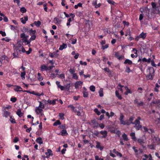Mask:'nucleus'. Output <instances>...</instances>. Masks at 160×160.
<instances>
[{
    "instance_id": "1",
    "label": "nucleus",
    "mask_w": 160,
    "mask_h": 160,
    "mask_svg": "<svg viewBox=\"0 0 160 160\" xmlns=\"http://www.w3.org/2000/svg\"><path fill=\"white\" fill-rule=\"evenodd\" d=\"M147 72L148 74L146 76L147 78L148 79L152 80L154 76L155 71L153 68L152 67L148 68Z\"/></svg>"
},
{
    "instance_id": "2",
    "label": "nucleus",
    "mask_w": 160,
    "mask_h": 160,
    "mask_svg": "<svg viewBox=\"0 0 160 160\" xmlns=\"http://www.w3.org/2000/svg\"><path fill=\"white\" fill-rule=\"evenodd\" d=\"M124 118V116L122 114H121L120 118L119 120L120 121V123L121 124L123 125H129L130 124V123L129 122L128 120L124 121L123 120Z\"/></svg>"
},
{
    "instance_id": "3",
    "label": "nucleus",
    "mask_w": 160,
    "mask_h": 160,
    "mask_svg": "<svg viewBox=\"0 0 160 160\" xmlns=\"http://www.w3.org/2000/svg\"><path fill=\"white\" fill-rule=\"evenodd\" d=\"M147 36V33L142 32L138 36H137L135 38V40L138 41L139 38H142L143 39H145Z\"/></svg>"
},
{
    "instance_id": "4",
    "label": "nucleus",
    "mask_w": 160,
    "mask_h": 160,
    "mask_svg": "<svg viewBox=\"0 0 160 160\" xmlns=\"http://www.w3.org/2000/svg\"><path fill=\"white\" fill-rule=\"evenodd\" d=\"M152 103L155 104V106L158 109L160 110V100L159 99L154 100L152 102Z\"/></svg>"
},
{
    "instance_id": "5",
    "label": "nucleus",
    "mask_w": 160,
    "mask_h": 160,
    "mask_svg": "<svg viewBox=\"0 0 160 160\" xmlns=\"http://www.w3.org/2000/svg\"><path fill=\"white\" fill-rule=\"evenodd\" d=\"M83 82L81 81H78L75 83V87L76 89H78L79 87L82 85Z\"/></svg>"
},
{
    "instance_id": "6",
    "label": "nucleus",
    "mask_w": 160,
    "mask_h": 160,
    "mask_svg": "<svg viewBox=\"0 0 160 160\" xmlns=\"http://www.w3.org/2000/svg\"><path fill=\"white\" fill-rule=\"evenodd\" d=\"M43 108L38 107H36L35 109V112L37 114L39 115L43 112Z\"/></svg>"
},
{
    "instance_id": "7",
    "label": "nucleus",
    "mask_w": 160,
    "mask_h": 160,
    "mask_svg": "<svg viewBox=\"0 0 160 160\" xmlns=\"http://www.w3.org/2000/svg\"><path fill=\"white\" fill-rule=\"evenodd\" d=\"M134 103L135 104H137L138 107H140L143 105V102L139 101L137 99H136L134 100Z\"/></svg>"
},
{
    "instance_id": "8",
    "label": "nucleus",
    "mask_w": 160,
    "mask_h": 160,
    "mask_svg": "<svg viewBox=\"0 0 160 160\" xmlns=\"http://www.w3.org/2000/svg\"><path fill=\"white\" fill-rule=\"evenodd\" d=\"M132 52L134 53V54H131V57L132 58H136L138 56L137 50L135 48H133L132 51Z\"/></svg>"
},
{
    "instance_id": "9",
    "label": "nucleus",
    "mask_w": 160,
    "mask_h": 160,
    "mask_svg": "<svg viewBox=\"0 0 160 160\" xmlns=\"http://www.w3.org/2000/svg\"><path fill=\"white\" fill-rule=\"evenodd\" d=\"M143 130L145 132H148L149 133H151L153 132V131L151 129H148L146 127H143Z\"/></svg>"
},
{
    "instance_id": "10",
    "label": "nucleus",
    "mask_w": 160,
    "mask_h": 160,
    "mask_svg": "<svg viewBox=\"0 0 160 160\" xmlns=\"http://www.w3.org/2000/svg\"><path fill=\"white\" fill-rule=\"evenodd\" d=\"M20 20L22 23L23 24H25L26 23V21L28 20V18L27 16H25L23 18H21Z\"/></svg>"
},
{
    "instance_id": "11",
    "label": "nucleus",
    "mask_w": 160,
    "mask_h": 160,
    "mask_svg": "<svg viewBox=\"0 0 160 160\" xmlns=\"http://www.w3.org/2000/svg\"><path fill=\"white\" fill-rule=\"evenodd\" d=\"M45 154L47 155L46 157L48 158L50 156H52L53 154L52 153V151L50 149H48L47 152H45Z\"/></svg>"
},
{
    "instance_id": "12",
    "label": "nucleus",
    "mask_w": 160,
    "mask_h": 160,
    "mask_svg": "<svg viewBox=\"0 0 160 160\" xmlns=\"http://www.w3.org/2000/svg\"><path fill=\"white\" fill-rule=\"evenodd\" d=\"M91 125L93 127H97L98 124L95 120H93L91 121Z\"/></svg>"
},
{
    "instance_id": "13",
    "label": "nucleus",
    "mask_w": 160,
    "mask_h": 160,
    "mask_svg": "<svg viewBox=\"0 0 160 160\" xmlns=\"http://www.w3.org/2000/svg\"><path fill=\"white\" fill-rule=\"evenodd\" d=\"M14 87H15L14 89L15 91L18 92L19 91H22V88L19 86L15 85Z\"/></svg>"
},
{
    "instance_id": "14",
    "label": "nucleus",
    "mask_w": 160,
    "mask_h": 160,
    "mask_svg": "<svg viewBox=\"0 0 160 160\" xmlns=\"http://www.w3.org/2000/svg\"><path fill=\"white\" fill-rule=\"evenodd\" d=\"M100 133L103 135L102 138H105L107 136L108 132L106 131H102L100 132Z\"/></svg>"
},
{
    "instance_id": "15",
    "label": "nucleus",
    "mask_w": 160,
    "mask_h": 160,
    "mask_svg": "<svg viewBox=\"0 0 160 160\" xmlns=\"http://www.w3.org/2000/svg\"><path fill=\"white\" fill-rule=\"evenodd\" d=\"M138 141L140 145H142L143 148H144V147L143 145V144L145 143V141L144 140L142 139L139 138L138 139Z\"/></svg>"
},
{
    "instance_id": "16",
    "label": "nucleus",
    "mask_w": 160,
    "mask_h": 160,
    "mask_svg": "<svg viewBox=\"0 0 160 160\" xmlns=\"http://www.w3.org/2000/svg\"><path fill=\"white\" fill-rule=\"evenodd\" d=\"M67 45L66 44L63 43L62 45H61L60 46V47L59 49L60 50H62L66 48H67Z\"/></svg>"
},
{
    "instance_id": "17",
    "label": "nucleus",
    "mask_w": 160,
    "mask_h": 160,
    "mask_svg": "<svg viewBox=\"0 0 160 160\" xmlns=\"http://www.w3.org/2000/svg\"><path fill=\"white\" fill-rule=\"evenodd\" d=\"M96 147L97 148L101 150H102L103 149V147L101 146L100 142H96Z\"/></svg>"
},
{
    "instance_id": "18",
    "label": "nucleus",
    "mask_w": 160,
    "mask_h": 160,
    "mask_svg": "<svg viewBox=\"0 0 160 160\" xmlns=\"http://www.w3.org/2000/svg\"><path fill=\"white\" fill-rule=\"evenodd\" d=\"M124 64H128L131 65L132 64V61L128 59H126L124 62Z\"/></svg>"
},
{
    "instance_id": "19",
    "label": "nucleus",
    "mask_w": 160,
    "mask_h": 160,
    "mask_svg": "<svg viewBox=\"0 0 160 160\" xmlns=\"http://www.w3.org/2000/svg\"><path fill=\"white\" fill-rule=\"evenodd\" d=\"M10 112L6 111L5 109L4 111L3 116L7 118L10 116Z\"/></svg>"
},
{
    "instance_id": "20",
    "label": "nucleus",
    "mask_w": 160,
    "mask_h": 160,
    "mask_svg": "<svg viewBox=\"0 0 160 160\" xmlns=\"http://www.w3.org/2000/svg\"><path fill=\"white\" fill-rule=\"evenodd\" d=\"M48 68L45 65H43L41 67V70L42 71H48Z\"/></svg>"
},
{
    "instance_id": "21",
    "label": "nucleus",
    "mask_w": 160,
    "mask_h": 160,
    "mask_svg": "<svg viewBox=\"0 0 160 160\" xmlns=\"http://www.w3.org/2000/svg\"><path fill=\"white\" fill-rule=\"evenodd\" d=\"M125 88L126 90V91L125 93V95H127L129 93L131 94L132 93V91L129 89L127 87H125Z\"/></svg>"
},
{
    "instance_id": "22",
    "label": "nucleus",
    "mask_w": 160,
    "mask_h": 160,
    "mask_svg": "<svg viewBox=\"0 0 160 160\" xmlns=\"http://www.w3.org/2000/svg\"><path fill=\"white\" fill-rule=\"evenodd\" d=\"M16 114L20 117H21L23 115V113L22 112L21 110L20 109H18L17 110L16 112Z\"/></svg>"
},
{
    "instance_id": "23",
    "label": "nucleus",
    "mask_w": 160,
    "mask_h": 160,
    "mask_svg": "<svg viewBox=\"0 0 160 160\" xmlns=\"http://www.w3.org/2000/svg\"><path fill=\"white\" fill-rule=\"evenodd\" d=\"M36 142L40 145L42 144L43 143L42 139L41 137H38L37 138Z\"/></svg>"
},
{
    "instance_id": "24",
    "label": "nucleus",
    "mask_w": 160,
    "mask_h": 160,
    "mask_svg": "<svg viewBox=\"0 0 160 160\" xmlns=\"http://www.w3.org/2000/svg\"><path fill=\"white\" fill-rule=\"evenodd\" d=\"M68 107L71 108L72 111L74 112H76L77 110L76 109H75V107L74 106H73L72 105H70L68 106Z\"/></svg>"
},
{
    "instance_id": "25",
    "label": "nucleus",
    "mask_w": 160,
    "mask_h": 160,
    "mask_svg": "<svg viewBox=\"0 0 160 160\" xmlns=\"http://www.w3.org/2000/svg\"><path fill=\"white\" fill-rule=\"evenodd\" d=\"M130 136L132 137V139L134 141H135L136 140V137L135 136V133L134 132H132L130 134Z\"/></svg>"
},
{
    "instance_id": "26",
    "label": "nucleus",
    "mask_w": 160,
    "mask_h": 160,
    "mask_svg": "<svg viewBox=\"0 0 160 160\" xmlns=\"http://www.w3.org/2000/svg\"><path fill=\"white\" fill-rule=\"evenodd\" d=\"M115 56L119 60L121 59L122 56L120 55L119 53L118 52H117L115 53Z\"/></svg>"
},
{
    "instance_id": "27",
    "label": "nucleus",
    "mask_w": 160,
    "mask_h": 160,
    "mask_svg": "<svg viewBox=\"0 0 160 160\" xmlns=\"http://www.w3.org/2000/svg\"><path fill=\"white\" fill-rule=\"evenodd\" d=\"M58 54L55 53L53 52L52 53H50L49 54V56L52 58H54V57H57L58 56Z\"/></svg>"
},
{
    "instance_id": "28",
    "label": "nucleus",
    "mask_w": 160,
    "mask_h": 160,
    "mask_svg": "<svg viewBox=\"0 0 160 160\" xmlns=\"http://www.w3.org/2000/svg\"><path fill=\"white\" fill-rule=\"evenodd\" d=\"M56 99H54L53 100H48L47 101L48 103H49L50 104L52 105H54L56 103Z\"/></svg>"
},
{
    "instance_id": "29",
    "label": "nucleus",
    "mask_w": 160,
    "mask_h": 160,
    "mask_svg": "<svg viewBox=\"0 0 160 160\" xmlns=\"http://www.w3.org/2000/svg\"><path fill=\"white\" fill-rule=\"evenodd\" d=\"M29 33L30 35H34L36 32V30H33L32 29H30L29 31Z\"/></svg>"
},
{
    "instance_id": "30",
    "label": "nucleus",
    "mask_w": 160,
    "mask_h": 160,
    "mask_svg": "<svg viewBox=\"0 0 160 160\" xmlns=\"http://www.w3.org/2000/svg\"><path fill=\"white\" fill-rule=\"evenodd\" d=\"M38 80L39 81H42L43 79V77L41 76V74L39 73H38Z\"/></svg>"
},
{
    "instance_id": "31",
    "label": "nucleus",
    "mask_w": 160,
    "mask_h": 160,
    "mask_svg": "<svg viewBox=\"0 0 160 160\" xmlns=\"http://www.w3.org/2000/svg\"><path fill=\"white\" fill-rule=\"evenodd\" d=\"M31 94H33V95H35L37 96H41L43 95L42 93L41 94H40V93H39L38 92H36L34 91L31 92Z\"/></svg>"
},
{
    "instance_id": "32",
    "label": "nucleus",
    "mask_w": 160,
    "mask_h": 160,
    "mask_svg": "<svg viewBox=\"0 0 160 160\" xmlns=\"http://www.w3.org/2000/svg\"><path fill=\"white\" fill-rule=\"evenodd\" d=\"M61 135L62 136H65L68 134V133L67 132V131L65 129H63L61 131Z\"/></svg>"
},
{
    "instance_id": "33",
    "label": "nucleus",
    "mask_w": 160,
    "mask_h": 160,
    "mask_svg": "<svg viewBox=\"0 0 160 160\" xmlns=\"http://www.w3.org/2000/svg\"><path fill=\"white\" fill-rule=\"evenodd\" d=\"M38 102H39V104L38 107L41 108H44V104H43V102H42L40 101H38Z\"/></svg>"
},
{
    "instance_id": "34",
    "label": "nucleus",
    "mask_w": 160,
    "mask_h": 160,
    "mask_svg": "<svg viewBox=\"0 0 160 160\" xmlns=\"http://www.w3.org/2000/svg\"><path fill=\"white\" fill-rule=\"evenodd\" d=\"M122 137L124 140L125 141H127L128 140L127 135L125 133H124L122 134Z\"/></svg>"
},
{
    "instance_id": "35",
    "label": "nucleus",
    "mask_w": 160,
    "mask_h": 160,
    "mask_svg": "<svg viewBox=\"0 0 160 160\" xmlns=\"http://www.w3.org/2000/svg\"><path fill=\"white\" fill-rule=\"evenodd\" d=\"M134 118V117L133 116H131L130 117L129 119V122L130 124H133L134 122H132V121L133 120Z\"/></svg>"
},
{
    "instance_id": "36",
    "label": "nucleus",
    "mask_w": 160,
    "mask_h": 160,
    "mask_svg": "<svg viewBox=\"0 0 160 160\" xmlns=\"http://www.w3.org/2000/svg\"><path fill=\"white\" fill-rule=\"evenodd\" d=\"M134 127L136 130H139L141 128L142 126L140 124H138L137 125H135Z\"/></svg>"
},
{
    "instance_id": "37",
    "label": "nucleus",
    "mask_w": 160,
    "mask_h": 160,
    "mask_svg": "<svg viewBox=\"0 0 160 160\" xmlns=\"http://www.w3.org/2000/svg\"><path fill=\"white\" fill-rule=\"evenodd\" d=\"M34 23L36 26L38 27H39L41 25V22L39 21L34 22Z\"/></svg>"
},
{
    "instance_id": "38",
    "label": "nucleus",
    "mask_w": 160,
    "mask_h": 160,
    "mask_svg": "<svg viewBox=\"0 0 160 160\" xmlns=\"http://www.w3.org/2000/svg\"><path fill=\"white\" fill-rule=\"evenodd\" d=\"M115 94L116 96L120 99H122V97L119 94L118 92L116 91L115 92Z\"/></svg>"
},
{
    "instance_id": "39",
    "label": "nucleus",
    "mask_w": 160,
    "mask_h": 160,
    "mask_svg": "<svg viewBox=\"0 0 160 160\" xmlns=\"http://www.w3.org/2000/svg\"><path fill=\"white\" fill-rule=\"evenodd\" d=\"M82 93L83 94V96L84 98H87L88 97V93L85 91H83L82 92Z\"/></svg>"
},
{
    "instance_id": "40",
    "label": "nucleus",
    "mask_w": 160,
    "mask_h": 160,
    "mask_svg": "<svg viewBox=\"0 0 160 160\" xmlns=\"http://www.w3.org/2000/svg\"><path fill=\"white\" fill-rule=\"evenodd\" d=\"M74 68V67L73 68H71L69 70L70 73L72 74L75 73V70Z\"/></svg>"
},
{
    "instance_id": "41",
    "label": "nucleus",
    "mask_w": 160,
    "mask_h": 160,
    "mask_svg": "<svg viewBox=\"0 0 160 160\" xmlns=\"http://www.w3.org/2000/svg\"><path fill=\"white\" fill-rule=\"evenodd\" d=\"M64 114L63 113H59V116L60 119L63 120L64 119Z\"/></svg>"
},
{
    "instance_id": "42",
    "label": "nucleus",
    "mask_w": 160,
    "mask_h": 160,
    "mask_svg": "<svg viewBox=\"0 0 160 160\" xmlns=\"http://www.w3.org/2000/svg\"><path fill=\"white\" fill-rule=\"evenodd\" d=\"M90 89L91 91L94 92L95 91V87L93 85L91 86L90 87Z\"/></svg>"
},
{
    "instance_id": "43",
    "label": "nucleus",
    "mask_w": 160,
    "mask_h": 160,
    "mask_svg": "<svg viewBox=\"0 0 160 160\" xmlns=\"http://www.w3.org/2000/svg\"><path fill=\"white\" fill-rule=\"evenodd\" d=\"M94 111L98 115H99L101 114V112L97 108L94 109Z\"/></svg>"
},
{
    "instance_id": "44",
    "label": "nucleus",
    "mask_w": 160,
    "mask_h": 160,
    "mask_svg": "<svg viewBox=\"0 0 160 160\" xmlns=\"http://www.w3.org/2000/svg\"><path fill=\"white\" fill-rule=\"evenodd\" d=\"M20 37L22 38V42L26 43V42L28 40V39L25 37H22V35L21 34L20 35Z\"/></svg>"
},
{
    "instance_id": "45",
    "label": "nucleus",
    "mask_w": 160,
    "mask_h": 160,
    "mask_svg": "<svg viewBox=\"0 0 160 160\" xmlns=\"http://www.w3.org/2000/svg\"><path fill=\"white\" fill-rule=\"evenodd\" d=\"M36 38V35L35 34L32 35H31V37L29 39L32 41H33L35 40V39Z\"/></svg>"
},
{
    "instance_id": "46",
    "label": "nucleus",
    "mask_w": 160,
    "mask_h": 160,
    "mask_svg": "<svg viewBox=\"0 0 160 160\" xmlns=\"http://www.w3.org/2000/svg\"><path fill=\"white\" fill-rule=\"evenodd\" d=\"M125 71V72L128 73H129L132 71L129 68L128 66H127L126 67Z\"/></svg>"
},
{
    "instance_id": "47",
    "label": "nucleus",
    "mask_w": 160,
    "mask_h": 160,
    "mask_svg": "<svg viewBox=\"0 0 160 160\" xmlns=\"http://www.w3.org/2000/svg\"><path fill=\"white\" fill-rule=\"evenodd\" d=\"M105 71L108 72L110 74L111 73V72L109 68H106L103 69Z\"/></svg>"
},
{
    "instance_id": "48",
    "label": "nucleus",
    "mask_w": 160,
    "mask_h": 160,
    "mask_svg": "<svg viewBox=\"0 0 160 160\" xmlns=\"http://www.w3.org/2000/svg\"><path fill=\"white\" fill-rule=\"evenodd\" d=\"M20 11L23 13H25L26 12V9L24 7H22L20 9Z\"/></svg>"
},
{
    "instance_id": "49",
    "label": "nucleus",
    "mask_w": 160,
    "mask_h": 160,
    "mask_svg": "<svg viewBox=\"0 0 160 160\" xmlns=\"http://www.w3.org/2000/svg\"><path fill=\"white\" fill-rule=\"evenodd\" d=\"M10 120L11 122L12 123H15V120L13 118L12 116H11L10 117Z\"/></svg>"
},
{
    "instance_id": "50",
    "label": "nucleus",
    "mask_w": 160,
    "mask_h": 160,
    "mask_svg": "<svg viewBox=\"0 0 160 160\" xmlns=\"http://www.w3.org/2000/svg\"><path fill=\"white\" fill-rule=\"evenodd\" d=\"M72 75V78L73 79L76 80H78V77L77 76L76 73H75Z\"/></svg>"
},
{
    "instance_id": "51",
    "label": "nucleus",
    "mask_w": 160,
    "mask_h": 160,
    "mask_svg": "<svg viewBox=\"0 0 160 160\" xmlns=\"http://www.w3.org/2000/svg\"><path fill=\"white\" fill-rule=\"evenodd\" d=\"M61 124V123L60 121L59 120H57L53 123V125L54 126H56L58 125H60Z\"/></svg>"
},
{
    "instance_id": "52",
    "label": "nucleus",
    "mask_w": 160,
    "mask_h": 160,
    "mask_svg": "<svg viewBox=\"0 0 160 160\" xmlns=\"http://www.w3.org/2000/svg\"><path fill=\"white\" fill-rule=\"evenodd\" d=\"M140 121L136 119L135 122H134L133 124H134L135 125H137L138 124H140Z\"/></svg>"
},
{
    "instance_id": "53",
    "label": "nucleus",
    "mask_w": 160,
    "mask_h": 160,
    "mask_svg": "<svg viewBox=\"0 0 160 160\" xmlns=\"http://www.w3.org/2000/svg\"><path fill=\"white\" fill-rule=\"evenodd\" d=\"M107 2L113 5H114L115 4V2H114L112 0H107Z\"/></svg>"
},
{
    "instance_id": "54",
    "label": "nucleus",
    "mask_w": 160,
    "mask_h": 160,
    "mask_svg": "<svg viewBox=\"0 0 160 160\" xmlns=\"http://www.w3.org/2000/svg\"><path fill=\"white\" fill-rule=\"evenodd\" d=\"M108 44H106L105 45H102V49L103 50H104L105 49L108 48Z\"/></svg>"
},
{
    "instance_id": "55",
    "label": "nucleus",
    "mask_w": 160,
    "mask_h": 160,
    "mask_svg": "<svg viewBox=\"0 0 160 160\" xmlns=\"http://www.w3.org/2000/svg\"><path fill=\"white\" fill-rule=\"evenodd\" d=\"M25 71H24L23 72H22L21 73V77L22 78V79H25Z\"/></svg>"
},
{
    "instance_id": "56",
    "label": "nucleus",
    "mask_w": 160,
    "mask_h": 160,
    "mask_svg": "<svg viewBox=\"0 0 160 160\" xmlns=\"http://www.w3.org/2000/svg\"><path fill=\"white\" fill-rule=\"evenodd\" d=\"M123 87H124V86H122L120 84H119L118 85V89H120V90L122 92H123V90H122V88Z\"/></svg>"
},
{
    "instance_id": "57",
    "label": "nucleus",
    "mask_w": 160,
    "mask_h": 160,
    "mask_svg": "<svg viewBox=\"0 0 160 160\" xmlns=\"http://www.w3.org/2000/svg\"><path fill=\"white\" fill-rule=\"evenodd\" d=\"M95 160H104L102 158H99V156L98 155H96L95 156Z\"/></svg>"
},
{
    "instance_id": "58",
    "label": "nucleus",
    "mask_w": 160,
    "mask_h": 160,
    "mask_svg": "<svg viewBox=\"0 0 160 160\" xmlns=\"http://www.w3.org/2000/svg\"><path fill=\"white\" fill-rule=\"evenodd\" d=\"M99 93L100 97H102L103 96V91L102 89H101L100 90L99 92Z\"/></svg>"
},
{
    "instance_id": "59",
    "label": "nucleus",
    "mask_w": 160,
    "mask_h": 160,
    "mask_svg": "<svg viewBox=\"0 0 160 160\" xmlns=\"http://www.w3.org/2000/svg\"><path fill=\"white\" fill-rule=\"evenodd\" d=\"M10 100L12 102H16L17 100V99L15 98L12 97L11 98Z\"/></svg>"
},
{
    "instance_id": "60",
    "label": "nucleus",
    "mask_w": 160,
    "mask_h": 160,
    "mask_svg": "<svg viewBox=\"0 0 160 160\" xmlns=\"http://www.w3.org/2000/svg\"><path fill=\"white\" fill-rule=\"evenodd\" d=\"M59 77L62 79H65V77L64 74L63 73H62L61 74L59 75Z\"/></svg>"
},
{
    "instance_id": "61",
    "label": "nucleus",
    "mask_w": 160,
    "mask_h": 160,
    "mask_svg": "<svg viewBox=\"0 0 160 160\" xmlns=\"http://www.w3.org/2000/svg\"><path fill=\"white\" fill-rule=\"evenodd\" d=\"M0 34H1L3 37H4L6 35L5 32L2 31H0Z\"/></svg>"
},
{
    "instance_id": "62",
    "label": "nucleus",
    "mask_w": 160,
    "mask_h": 160,
    "mask_svg": "<svg viewBox=\"0 0 160 160\" xmlns=\"http://www.w3.org/2000/svg\"><path fill=\"white\" fill-rule=\"evenodd\" d=\"M21 34L22 35V37H25V38L28 39V38L29 37L28 35H26L24 33H22Z\"/></svg>"
},
{
    "instance_id": "63",
    "label": "nucleus",
    "mask_w": 160,
    "mask_h": 160,
    "mask_svg": "<svg viewBox=\"0 0 160 160\" xmlns=\"http://www.w3.org/2000/svg\"><path fill=\"white\" fill-rule=\"evenodd\" d=\"M70 83L67 84L66 86L65 87V89H67L68 90L69 89V88L70 87Z\"/></svg>"
},
{
    "instance_id": "64",
    "label": "nucleus",
    "mask_w": 160,
    "mask_h": 160,
    "mask_svg": "<svg viewBox=\"0 0 160 160\" xmlns=\"http://www.w3.org/2000/svg\"><path fill=\"white\" fill-rule=\"evenodd\" d=\"M116 154L117 156H119L120 157H122V154L118 152H117Z\"/></svg>"
}]
</instances>
